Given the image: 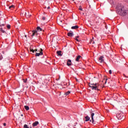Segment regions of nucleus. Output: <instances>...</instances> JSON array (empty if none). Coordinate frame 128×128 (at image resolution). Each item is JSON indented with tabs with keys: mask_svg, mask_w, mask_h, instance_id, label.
Returning <instances> with one entry per match:
<instances>
[{
	"mask_svg": "<svg viewBox=\"0 0 128 128\" xmlns=\"http://www.w3.org/2000/svg\"><path fill=\"white\" fill-rule=\"evenodd\" d=\"M117 12L120 16H126L128 14V10H124V5L122 4H118L117 6Z\"/></svg>",
	"mask_w": 128,
	"mask_h": 128,
	"instance_id": "nucleus-1",
	"label": "nucleus"
},
{
	"mask_svg": "<svg viewBox=\"0 0 128 128\" xmlns=\"http://www.w3.org/2000/svg\"><path fill=\"white\" fill-rule=\"evenodd\" d=\"M90 114H91V118H92V124H96V122L95 120H98V116H100V114H98V112H90ZM94 118L95 120L94 119Z\"/></svg>",
	"mask_w": 128,
	"mask_h": 128,
	"instance_id": "nucleus-2",
	"label": "nucleus"
},
{
	"mask_svg": "<svg viewBox=\"0 0 128 128\" xmlns=\"http://www.w3.org/2000/svg\"><path fill=\"white\" fill-rule=\"evenodd\" d=\"M89 86L92 90H100V88L98 87L100 86V84H89Z\"/></svg>",
	"mask_w": 128,
	"mask_h": 128,
	"instance_id": "nucleus-3",
	"label": "nucleus"
},
{
	"mask_svg": "<svg viewBox=\"0 0 128 128\" xmlns=\"http://www.w3.org/2000/svg\"><path fill=\"white\" fill-rule=\"evenodd\" d=\"M116 118L119 120H124V114H116Z\"/></svg>",
	"mask_w": 128,
	"mask_h": 128,
	"instance_id": "nucleus-4",
	"label": "nucleus"
},
{
	"mask_svg": "<svg viewBox=\"0 0 128 128\" xmlns=\"http://www.w3.org/2000/svg\"><path fill=\"white\" fill-rule=\"evenodd\" d=\"M39 52H40L39 53L36 52V56H42V54H43L42 49L40 48V50H39Z\"/></svg>",
	"mask_w": 128,
	"mask_h": 128,
	"instance_id": "nucleus-5",
	"label": "nucleus"
},
{
	"mask_svg": "<svg viewBox=\"0 0 128 128\" xmlns=\"http://www.w3.org/2000/svg\"><path fill=\"white\" fill-rule=\"evenodd\" d=\"M98 62L100 64H102V62H104V56H100L98 58Z\"/></svg>",
	"mask_w": 128,
	"mask_h": 128,
	"instance_id": "nucleus-6",
	"label": "nucleus"
},
{
	"mask_svg": "<svg viewBox=\"0 0 128 128\" xmlns=\"http://www.w3.org/2000/svg\"><path fill=\"white\" fill-rule=\"evenodd\" d=\"M67 66H72V60H71L68 59V60Z\"/></svg>",
	"mask_w": 128,
	"mask_h": 128,
	"instance_id": "nucleus-7",
	"label": "nucleus"
},
{
	"mask_svg": "<svg viewBox=\"0 0 128 128\" xmlns=\"http://www.w3.org/2000/svg\"><path fill=\"white\" fill-rule=\"evenodd\" d=\"M4 26V21L3 20H0V26Z\"/></svg>",
	"mask_w": 128,
	"mask_h": 128,
	"instance_id": "nucleus-8",
	"label": "nucleus"
},
{
	"mask_svg": "<svg viewBox=\"0 0 128 128\" xmlns=\"http://www.w3.org/2000/svg\"><path fill=\"white\" fill-rule=\"evenodd\" d=\"M38 36V31H36V30L32 31V36Z\"/></svg>",
	"mask_w": 128,
	"mask_h": 128,
	"instance_id": "nucleus-9",
	"label": "nucleus"
},
{
	"mask_svg": "<svg viewBox=\"0 0 128 128\" xmlns=\"http://www.w3.org/2000/svg\"><path fill=\"white\" fill-rule=\"evenodd\" d=\"M30 52H32L34 53V52H38V49H36L35 50H34L32 46L30 47Z\"/></svg>",
	"mask_w": 128,
	"mask_h": 128,
	"instance_id": "nucleus-10",
	"label": "nucleus"
},
{
	"mask_svg": "<svg viewBox=\"0 0 128 128\" xmlns=\"http://www.w3.org/2000/svg\"><path fill=\"white\" fill-rule=\"evenodd\" d=\"M38 124V122L36 121L32 124V126H36Z\"/></svg>",
	"mask_w": 128,
	"mask_h": 128,
	"instance_id": "nucleus-11",
	"label": "nucleus"
},
{
	"mask_svg": "<svg viewBox=\"0 0 128 128\" xmlns=\"http://www.w3.org/2000/svg\"><path fill=\"white\" fill-rule=\"evenodd\" d=\"M71 28L72 30H78V26H72Z\"/></svg>",
	"mask_w": 128,
	"mask_h": 128,
	"instance_id": "nucleus-12",
	"label": "nucleus"
},
{
	"mask_svg": "<svg viewBox=\"0 0 128 128\" xmlns=\"http://www.w3.org/2000/svg\"><path fill=\"white\" fill-rule=\"evenodd\" d=\"M38 32H42V28H40V26L36 28Z\"/></svg>",
	"mask_w": 128,
	"mask_h": 128,
	"instance_id": "nucleus-13",
	"label": "nucleus"
},
{
	"mask_svg": "<svg viewBox=\"0 0 128 128\" xmlns=\"http://www.w3.org/2000/svg\"><path fill=\"white\" fill-rule=\"evenodd\" d=\"M68 36H74V33L69 32L68 33Z\"/></svg>",
	"mask_w": 128,
	"mask_h": 128,
	"instance_id": "nucleus-14",
	"label": "nucleus"
},
{
	"mask_svg": "<svg viewBox=\"0 0 128 128\" xmlns=\"http://www.w3.org/2000/svg\"><path fill=\"white\" fill-rule=\"evenodd\" d=\"M80 58H82V56H78L77 57H76V62H78V60H80Z\"/></svg>",
	"mask_w": 128,
	"mask_h": 128,
	"instance_id": "nucleus-15",
	"label": "nucleus"
},
{
	"mask_svg": "<svg viewBox=\"0 0 128 128\" xmlns=\"http://www.w3.org/2000/svg\"><path fill=\"white\" fill-rule=\"evenodd\" d=\"M85 118H86V122H88V120H90V118L88 116H86L85 117Z\"/></svg>",
	"mask_w": 128,
	"mask_h": 128,
	"instance_id": "nucleus-16",
	"label": "nucleus"
},
{
	"mask_svg": "<svg viewBox=\"0 0 128 128\" xmlns=\"http://www.w3.org/2000/svg\"><path fill=\"white\" fill-rule=\"evenodd\" d=\"M56 54H58V56H62V51H57Z\"/></svg>",
	"mask_w": 128,
	"mask_h": 128,
	"instance_id": "nucleus-17",
	"label": "nucleus"
},
{
	"mask_svg": "<svg viewBox=\"0 0 128 128\" xmlns=\"http://www.w3.org/2000/svg\"><path fill=\"white\" fill-rule=\"evenodd\" d=\"M0 31H1L2 32H3V34H6V31L3 30L2 28H0Z\"/></svg>",
	"mask_w": 128,
	"mask_h": 128,
	"instance_id": "nucleus-18",
	"label": "nucleus"
},
{
	"mask_svg": "<svg viewBox=\"0 0 128 128\" xmlns=\"http://www.w3.org/2000/svg\"><path fill=\"white\" fill-rule=\"evenodd\" d=\"M24 108L26 110H30V107H28V106H25Z\"/></svg>",
	"mask_w": 128,
	"mask_h": 128,
	"instance_id": "nucleus-19",
	"label": "nucleus"
},
{
	"mask_svg": "<svg viewBox=\"0 0 128 128\" xmlns=\"http://www.w3.org/2000/svg\"><path fill=\"white\" fill-rule=\"evenodd\" d=\"M70 94V92L68 91V92H66L64 94V95H65V96H68V94Z\"/></svg>",
	"mask_w": 128,
	"mask_h": 128,
	"instance_id": "nucleus-20",
	"label": "nucleus"
},
{
	"mask_svg": "<svg viewBox=\"0 0 128 128\" xmlns=\"http://www.w3.org/2000/svg\"><path fill=\"white\" fill-rule=\"evenodd\" d=\"M14 8V5H12V6H9L10 10H12V8Z\"/></svg>",
	"mask_w": 128,
	"mask_h": 128,
	"instance_id": "nucleus-21",
	"label": "nucleus"
},
{
	"mask_svg": "<svg viewBox=\"0 0 128 128\" xmlns=\"http://www.w3.org/2000/svg\"><path fill=\"white\" fill-rule=\"evenodd\" d=\"M2 58H3L2 55V54H0V60H2Z\"/></svg>",
	"mask_w": 128,
	"mask_h": 128,
	"instance_id": "nucleus-22",
	"label": "nucleus"
},
{
	"mask_svg": "<svg viewBox=\"0 0 128 128\" xmlns=\"http://www.w3.org/2000/svg\"><path fill=\"white\" fill-rule=\"evenodd\" d=\"M24 128H28V126L26 124H25L24 126Z\"/></svg>",
	"mask_w": 128,
	"mask_h": 128,
	"instance_id": "nucleus-23",
	"label": "nucleus"
},
{
	"mask_svg": "<svg viewBox=\"0 0 128 128\" xmlns=\"http://www.w3.org/2000/svg\"><path fill=\"white\" fill-rule=\"evenodd\" d=\"M42 20H46V17L44 16L42 17Z\"/></svg>",
	"mask_w": 128,
	"mask_h": 128,
	"instance_id": "nucleus-24",
	"label": "nucleus"
},
{
	"mask_svg": "<svg viewBox=\"0 0 128 128\" xmlns=\"http://www.w3.org/2000/svg\"><path fill=\"white\" fill-rule=\"evenodd\" d=\"M7 28H8V29L10 28V25H8V26H7Z\"/></svg>",
	"mask_w": 128,
	"mask_h": 128,
	"instance_id": "nucleus-25",
	"label": "nucleus"
},
{
	"mask_svg": "<svg viewBox=\"0 0 128 128\" xmlns=\"http://www.w3.org/2000/svg\"><path fill=\"white\" fill-rule=\"evenodd\" d=\"M125 88H126V90H128V86H125Z\"/></svg>",
	"mask_w": 128,
	"mask_h": 128,
	"instance_id": "nucleus-26",
	"label": "nucleus"
},
{
	"mask_svg": "<svg viewBox=\"0 0 128 128\" xmlns=\"http://www.w3.org/2000/svg\"><path fill=\"white\" fill-rule=\"evenodd\" d=\"M75 40H76V42H80V40H78V38H76Z\"/></svg>",
	"mask_w": 128,
	"mask_h": 128,
	"instance_id": "nucleus-27",
	"label": "nucleus"
},
{
	"mask_svg": "<svg viewBox=\"0 0 128 128\" xmlns=\"http://www.w3.org/2000/svg\"><path fill=\"white\" fill-rule=\"evenodd\" d=\"M109 74H112V70H109Z\"/></svg>",
	"mask_w": 128,
	"mask_h": 128,
	"instance_id": "nucleus-28",
	"label": "nucleus"
},
{
	"mask_svg": "<svg viewBox=\"0 0 128 128\" xmlns=\"http://www.w3.org/2000/svg\"><path fill=\"white\" fill-rule=\"evenodd\" d=\"M4 126H6V123H4Z\"/></svg>",
	"mask_w": 128,
	"mask_h": 128,
	"instance_id": "nucleus-29",
	"label": "nucleus"
},
{
	"mask_svg": "<svg viewBox=\"0 0 128 128\" xmlns=\"http://www.w3.org/2000/svg\"><path fill=\"white\" fill-rule=\"evenodd\" d=\"M48 10H50V6H48V8H47Z\"/></svg>",
	"mask_w": 128,
	"mask_h": 128,
	"instance_id": "nucleus-30",
	"label": "nucleus"
},
{
	"mask_svg": "<svg viewBox=\"0 0 128 128\" xmlns=\"http://www.w3.org/2000/svg\"><path fill=\"white\" fill-rule=\"evenodd\" d=\"M79 10H82V8H80Z\"/></svg>",
	"mask_w": 128,
	"mask_h": 128,
	"instance_id": "nucleus-31",
	"label": "nucleus"
},
{
	"mask_svg": "<svg viewBox=\"0 0 128 128\" xmlns=\"http://www.w3.org/2000/svg\"><path fill=\"white\" fill-rule=\"evenodd\" d=\"M124 76H125V78H126V74H123Z\"/></svg>",
	"mask_w": 128,
	"mask_h": 128,
	"instance_id": "nucleus-32",
	"label": "nucleus"
},
{
	"mask_svg": "<svg viewBox=\"0 0 128 128\" xmlns=\"http://www.w3.org/2000/svg\"><path fill=\"white\" fill-rule=\"evenodd\" d=\"M24 82H26V80H24Z\"/></svg>",
	"mask_w": 128,
	"mask_h": 128,
	"instance_id": "nucleus-33",
	"label": "nucleus"
},
{
	"mask_svg": "<svg viewBox=\"0 0 128 128\" xmlns=\"http://www.w3.org/2000/svg\"><path fill=\"white\" fill-rule=\"evenodd\" d=\"M2 54H4V52L2 51Z\"/></svg>",
	"mask_w": 128,
	"mask_h": 128,
	"instance_id": "nucleus-34",
	"label": "nucleus"
},
{
	"mask_svg": "<svg viewBox=\"0 0 128 128\" xmlns=\"http://www.w3.org/2000/svg\"><path fill=\"white\" fill-rule=\"evenodd\" d=\"M76 82H78V78H76Z\"/></svg>",
	"mask_w": 128,
	"mask_h": 128,
	"instance_id": "nucleus-35",
	"label": "nucleus"
},
{
	"mask_svg": "<svg viewBox=\"0 0 128 128\" xmlns=\"http://www.w3.org/2000/svg\"><path fill=\"white\" fill-rule=\"evenodd\" d=\"M108 80V79H106L105 84H106V81Z\"/></svg>",
	"mask_w": 128,
	"mask_h": 128,
	"instance_id": "nucleus-36",
	"label": "nucleus"
},
{
	"mask_svg": "<svg viewBox=\"0 0 128 128\" xmlns=\"http://www.w3.org/2000/svg\"><path fill=\"white\" fill-rule=\"evenodd\" d=\"M21 116H24V114H22Z\"/></svg>",
	"mask_w": 128,
	"mask_h": 128,
	"instance_id": "nucleus-37",
	"label": "nucleus"
},
{
	"mask_svg": "<svg viewBox=\"0 0 128 128\" xmlns=\"http://www.w3.org/2000/svg\"><path fill=\"white\" fill-rule=\"evenodd\" d=\"M76 38H78V36H77Z\"/></svg>",
	"mask_w": 128,
	"mask_h": 128,
	"instance_id": "nucleus-38",
	"label": "nucleus"
},
{
	"mask_svg": "<svg viewBox=\"0 0 128 128\" xmlns=\"http://www.w3.org/2000/svg\"><path fill=\"white\" fill-rule=\"evenodd\" d=\"M44 8H46V6L44 7Z\"/></svg>",
	"mask_w": 128,
	"mask_h": 128,
	"instance_id": "nucleus-39",
	"label": "nucleus"
},
{
	"mask_svg": "<svg viewBox=\"0 0 128 128\" xmlns=\"http://www.w3.org/2000/svg\"><path fill=\"white\" fill-rule=\"evenodd\" d=\"M24 36H25V38H26V35H25Z\"/></svg>",
	"mask_w": 128,
	"mask_h": 128,
	"instance_id": "nucleus-40",
	"label": "nucleus"
},
{
	"mask_svg": "<svg viewBox=\"0 0 128 128\" xmlns=\"http://www.w3.org/2000/svg\"><path fill=\"white\" fill-rule=\"evenodd\" d=\"M106 28H108V27H107L106 26Z\"/></svg>",
	"mask_w": 128,
	"mask_h": 128,
	"instance_id": "nucleus-41",
	"label": "nucleus"
},
{
	"mask_svg": "<svg viewBox=\"0 0 128 128\" xmlns=\"http://www.w3.org/2000/svg\"><path fill=\"white\" fill-rule=\"evenodd\" d=\"M93 44H94V42H93Z\"/></svg>",
	"mask_w": 128,
	"mask_h": 128,
	"instance_id": "nucleus-42",
	"label": "nucleus"
},
{
	"mask_svg": "<svg viewBox=\"0 0 128 128\" xmlns=\"http://www.w3.org/2000/svg\"><path fill=\"white\" fill-rule=\"evenodd\" d=\"M90 122H92V120H90Z\"/></svg>",
	"mask_w": 128,
	"mask_h": 128,
	"instance_id": "nucleus-43",
	"label": "nucleus"
},
{
	"mask_svg": "<svg viewBox=\"0 0 128 128\" xmlns=\"http://www.w3.org/2000/svg\"><path fill=\"white\" fill-rule=\"evenodd\" d=\"M60 22H62V20H60Z\"/></svg>",
	"mask_w": 128,
	"mask_h": 128,
	"instance_id": "nucleus-44",
	"label": "nucleus"
}]
</instances>
